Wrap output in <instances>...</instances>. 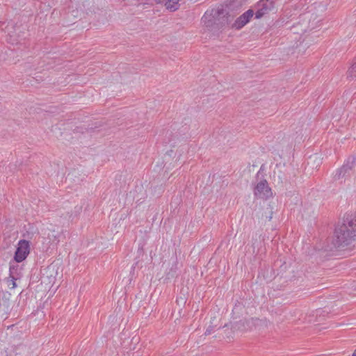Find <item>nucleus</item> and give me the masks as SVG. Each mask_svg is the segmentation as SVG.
Segmentation results:
<instances>
[{
    "label": "nucleus",
    "instance_id": "f257e3e1",
    "mask_svg": "<svg viewBox=\"0 0 356 356\" xmlns=\"http://www.w3.org/2000/svg\"><path fill=\"white\" fill-rule=\"evenodd\" d=\"M356 241V214H347L335 226L333 236L324 245L327 252L344 251L350 249Z\"/></svg>",
    "mask_w": 356,
    "mask_h": 356
},
{
    "label": "nucleus",
    "instance_id": "f03ea898",
    "mask_svg": "<svg viewBox=\"0 0 356 356\" xmlns=\"http://www.w3.org/2000/svg\"><path fill=\"white\" fill-rule=\"evenodd\" d=\"M234 17L229 14L228 10L222 6L216 9L207 10L202 18V21L209 31L218 32L229 24Z\"/></svg>",
    "mask_w": 356,
    "mask_h": 356
},
{
    "label": "nucleus",
    "instance_id": "7ed1b4c3",
    "mask_svg": "<svg viewBox=\"0 0 356 356\" xmlns=\"http://www.w3.org/2000/svg\"><path fill=\"white\" fill-rule=\"evenodd\" d=\"M356 173V155H351L348 157L345 161L343 165L336 170L333 176L334 181L343 180L345 181L346 179L355 176Z\"/></svg>",
    "mask_w": 356,
    "mask_h": 356
},
{
    "label": "nucleus",
    "instance_id": "20e7f679",
    "mask_svg": "<svg viewBox=\"0 0 356 356\" xmlns=\"http://www.w3.org/2000/svg\"><path fill=\"white\" fill-rule=\"evenodd\" d=\"M30 252V243L22 239L18 242L17 249L14 254V261L20 263L25 260Z\"/></svg>",
    "mask_w": 356,
    "mask_h": 356
},
{
    "label": "nucleus",
    "instance_id": "39448f33",
    "mask_svg": "<svg viewBox=\"0 0 356 356\" xmlns=\"http://www.w3.org/2000/svg\"><path fill=\"white\" fill-rule=\"evenodd\" d=\"M257 10L255 12V18L260 19L269 13L274 8L273 0H260L257 4Z\"/></svg>",
    "mask_w": 356,
    "mask_h": 356
},
{
    "label": "nucleus",
    "instance_id": "423d86ee",
    "mask_svg": "<svg viewBox=\"0 0 356 356\" xmlns=\"http://www.w3.org/2000/svg\"><path fill=\"white\" fill-rule=\"evenodd\" d=\"M254 194L260 198L267 199L272 195L270 188L266 179L260 181L254 188Z\"/></svg>",
    "mask_w": 356,
    "mask_h": 356
},
{
    "label": "nucleus",
    "instance_id": "0eeeda50",
    "mask_svg": "<svg viewBox=\"0 0 356 356\" xmlns=\"http://www.w3.org/2000/svg\"><path fill=\"white\" fill-rule=\"evenodd\" d=\"M254 13L252 9H249L246 12H245L243 15L238 17L234 22L232 25L233 28H235L237 30L242 29L245 25H246L250 20V19L253 17Z\"/></svg>",
    "mask_w": 356,
    "mask_h": 356
},
{
    "label": "nucleus",
    "instance_id": "6e6552de",
    "mask_svg": "<svg viewBox=\"0 0 356 356\" xmlns=\"http://www.w3.org/2000/svg\"><path fill=\"white\" fill-rule=\"evenodd\" d=\"M21 271H22V268L19 267V264H17L14 261L10 262V268H9L10 276H14V277H22Z\"/></svg>",
    "mask_w": 356,
    "mask_h": 356
},
{
    "label": "nucleus",
    "instance_id": "1a4fd4ad",
    "mask_svg": "<svg viewBox=\"0 0 356 356\" xmlns=\"http://www.w3.org/2000/svg\"><path fill=\"white\" fill-rule=\"evenodd\" d=\"M347 78L350 80L356 79V57L353 59V63L347 72Z\"/></svg>",
    "mask_w": 356,
    "mask_h": 356
},
{
    "label": "nucleus",
    "instance_id": "9d476101",
    "mask_svg": "<svg viewBox=\"0 0 356 356\" xmlns=\"http://www.w3.org/2000/svg\"><path fill=\"white\" fill-rule=\"evenodd\" d=\"M247 328V323L245 321L240 320L238 321L234 322L232 324V330L243 331Z\"/></svg>",
    "mask_w": 356,
    "mask_h": 356
},
{
    "label": "nucleus",
    "instance_id": "9b49d317",
    "mask_svg": "<svg viewBox=\"0 0 356 356\" xmlns=\"http://www.w3.org/2000/svg\"><path fill=\"white\" fill-rule=\"evenodd\" d=\"M20 277H14V276H10L6 279V284L10 289H13L17 287L16 281Z\"/></svg>",
    "mask_w": 356,
    "mask_h": 356
},
{
    "label": "nucleus",
    "instance_id": "f8f14e48",
    "mask_svg": "<svg viewBox=\"0 0 356 356\" xmlns=\"http://www.w3.org/2000/svg\"><path fill=\"white\" fill-rule=\"evenodd\" d=\"M243 308L244 306L243 303L237 301V302L235 303V305L232 309V312L234 314H238L243 309Z\"/></svg>",
    "mask_w": 356,
    "mask_h": 356
},
{
    "label": "nucleus",
    "instance_id": "ddd939ff",
    "mask_svg": "<svg viewBox=\"0 0 356 356\" xmlns=\"http://www.w3.org/2000/svg\"><path fill=\"white\" fill-rule=\"evenodd\" d=\"M212 330H213L212 327L211 326H209L207 327V329L206 330L204 334L205 335H209V334H211Z\"/></svg>",
    "mask_w": 356,
    "mask_h": 356
},
{
    "label": "nucleus",
    "instance_id": "4468645a",
    "mask_svg": "<svg viewBox=\"0 0 356 356\" xmlns=\"http://www.w3.org/2000/svg\"><path fill=\"white\" fill-rule=\"evenodd\" d=\"M356 100V93L353 95V97L351 100V104H354V101Z\"/></svg>",
    "mask_w": 356,
    "mask_h": 356
},
{
    "label": "nucleus",
    "instance_id": "2eb2a0df",
    "mask_svg": "<svg viewBox=\"0 0 356 356\" xmlns=\"http://www.w3.org/2000/svg\"><path fill=\"white\" fill-rule=\"evenodd\" d=\"M352 356H356V348L355 349Z\"/></svg>",
    "mask_w": 356,
    "mask_h": 356
},
{
    "label": "nucleus",
    "instance_id": "dca6fc26",
    "mask_svg": "<svg viewBox=\"0 0 356 356\" xmlns=\"http://www.w3.org/2000/svg\"><path fill=\"white\" fill-rule=\"evenodd\" d=\"M259 173H260V170L257 172V177L259 176Z\"/></svg>",
    "mask_w": 356,
    "mask_h": 356
},
{
    "label": "nucleus",
    "instance_id": "f3484780",
    "mask_svg": "<svg viewBox=\"0 0 356 356\" xmlns=\"http://www.w3.org/2000/svg\"><path fill=\"white\" fill-rule=\"evenodd\" d=\"M279 179H280V181L281 182H282V180L281 177H279Z\"/></svg>",
    "mask_w": 356,
    "mask_h": 356
},
{
    "label": "nucleus",
    "instance_id": "a211bd4d",
    "mask_svg": "<svg viewBox=\"0 0 356 356\" xmlns=\"http://www.w3.org/2000/svg\"><path fill=\"white\" fill-rule=\"evenodd\" d=\"M177 302H181V300H179L178 299H177Z\"/></svg>",
    "mask_w": 356,
    "mask_h": 356
},
{
    "label": "nucleus",
    "instance_id": "6ab92c4d",
    "mask_svg": "<svg viewBox=\"0 0 356 356\" xmlns=\"http://www.w3.org/2000/svg\"><path fill=\"white\" fill-rule=\"evenodd\" d=\"M177 302H181V300H179L178 299H177Z\"/></svg>",
    "mask_w": 356,
    "mask_h": 356
}]
</instances>
